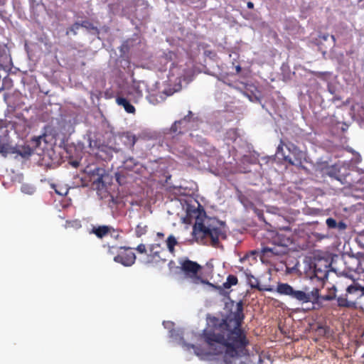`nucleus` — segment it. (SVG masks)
I'll use <instances>...</instances> for the list:
<instances>
[{
  "mask_svg": "<svg viewBox=\"0 0 364 364\" xmlns=\"http://www.w3.org/2000/svg\"><path fill=\"white\" fill-rule=\"evenodd\" d=\"M13 152L20 155L23 158H28L33 153V149L28 145L17 146L15 147Z\"/></svg>",
  "mask_w": 364,
  "mask_h": 364,
  "instance_id": "dca6fc26",
  "label": "nucleus"
},
{
  "mask_svg": "<svg viewBox=\"0 0 364 364\" xmlns=\"http://www.w3.org/2000/svg\"><path fill=\"white\" fill-rule=\"evenodd\" d=\"M8 151V148L6 144L0 143V153L6 154Z\"/></svg>",
  "mask_w": 364,
  "mask_h": 364,
  "instance_id": "72a5a7b5",
  "label": "nucleus"
},
{
  "mask_svg": "<svg viewBox=\"0 0 364 364\" xmlns=\"http://www.w3.org/2000/svg\"><path fill=\"white\" fill-rule=\"evenodd\" d=\"M173 153L174 154H176V155H178V156H182L183 154H186V149H183L182 150H178L176 146L173 147Z\"/></svg>",
  "mask_w": 364,
  "mask_h": 364,
  "instance_id": "7c9ffc66",
  "label": "nucleus"
},
{
  "mask_svg": "<svg viewBox=\"0 0 364 364\" xmlns=\"http://www.w3.org/2000/svg\"><path fill=\"white\" fill-rule=\"evenodd\" d=\"M284 143L281 141V143L279 144L277 149L276 155L277 157L280 159H282L283 161L287 162L290 165L296 166H299L301 165V155L302 153L301 151H299L296 156L294 160H292V159L289 156L285 155L284 152Z\"/></svg>",
  "mask_w": 364,
  "mask_h": 364,
  "instance_id": "9b49d317",
  "label": "nucleus"
},
{
  "mask_svg": "<svg viewBox=\"0 0 364 364\" xmlns=\"http://www.w3.org/2000/svg\"><path fill=\"white\" fill-rule=\"evenodd\" d=\"M129 94H135L136 97H141L143 95L142 90L140 89V87L137 84H134L129 87Z\"/></svg>",
  "mask_w": 364,
  "mask_h": 364,
  "instance_id": "5701e85b",
  "label": "nucleus"
},
{
  "mask_svg": "<svg viewBox=\"0 0 364 364\" xmlns=\"http://www.w3.org/2000/svg\"><path fill=\"white\" fill-rule=\"evenodd\" d=\"M80 27L85 28L88 31H95L97 33H99V29L97 26H94V24L89 21H82L80 23Z\"/></svg>",
  "mask_w": 364,
  "mask_h": 364,
  "instance_id": "412c9836",
  "label": "nucleus"
},
{
  "mask_svg": "<svg viewBox=\"0 0 364 364\" xmlns=\"http://www.w3.org/2000/svg\"><path fill=\"white\" fill-rule=\"evenodd\" d=\"M102 182H103L102 181V176L101 175V176H98L97 178L94 180L93 183H102Z\"/></svg>",
  "mask_w": 364,
  "mask_h": 364,
  "instance_id": "f704fd0d",
  "label": "nucleus"
},
{
  "mask_svg": "<svg viewBox=\"0 0 364 364\" xmlns=\"http://www.w3.org/2000/svg\"><path fill=\"white\" fill-rule=\"evenodd\" d=\"M148 231V226L144 223H139L135 228V235L137 237H141V236L146 234Z\"/></svg>",
  "mask_w": 364,
  "mask_h": 364,
  "instance_id": "6ab92c4d",
  "label": "nucleus"
},
{
  "mask_svg": "<svg viewBox=\"0 0 364 364\" xmlns=\"http://www.w3.org/2000/svg\"><path fill=\"white\" fill-rule=\"evenodd\" d=\"M194 120L193 114L188 111L187 115L178 121H176L171 127L170 131L172 133L181 134L189 129V124Z\"/></svg>",
  "mask_w": 364,
  "mask_h": 364,
  "instance_id": "9d476101",
  "label": "nucleus"
},
{
  "mask_svg": "<svg viewBox=\"0 0 364 364\" xmlns=\"http://www.w3.org/2000/svg\"><path fill=\"white\" fill-rule=\"evenodd\" d=\"M320 273H321V275H318V271L316 269H315V274H316V276L318 278H319V279H323V278H326V277H327V273H326V272H321H321H320Z\"/></svg>",
  "mask_w": 364,
  "mask_h": 364,
  "instance_id": "473e14b6",
  "label": "nucleus"
},
{
  "mask_svg": "<svg viewBox=\"0 0 364 364\" xmlns=\"http://www.w3.org/2000/svg\"><path fill=\"white\" fill-rule=\"evenodd\" d=\"M189 348H193L197 355H202L204 353L201 351L200 348L193 344L188 345Z\"/></svg>",
  "mask_w": 364,
  "mask_h": 364,
  "instance_id": "cd10ccee",
  "label": "nucleus"
},
{
  "mask_svg": "<svg viewBox=\"0 0 364 364\" xmlns=\"http://www.w3.org/2000/svg\"><path fill=\"white\" fill-rule=\"evenodd\" d=\"M117 103L119 105L122 106L125 111L130 114H134L135 112V107L124 97H118L116 99Z\"/></svg>",
  "mask_w": 364,
  "mask_h": 364,
  "instance_id": "f3484780",
  "label": "nucleus"
},
{
  "mask_svg": "<svg viewBox=\"0 0 364 364\" xmlns=\"http://www.w3.org/2000/svg\"><path fill=\"white\" fill-rule=\"evenodd\" d=\"M225 364H230V363H225Z\"/></svg>",
  "mask_w": 364,
  "mask_h": 364,
  "instance_id": "de8ad7c7",
  "label": "nucleus"
},
{
  "mask_svg": "<svg viewBox=\"0 0 364 364\" xmlns=\"http://www.w3.org/2000/svg\"><path fill=\"white\" fill-rule=\"evenodd\" d=\"M80 27V23L76 22L70 27V30L75 35L77 33L76 30H78Z\"/></svg>",
  "mask_w": 364,
  "mask_h": 364,
  "instance_id": "2f4dec72",
  "label": "nucleus"
},
{
  "mask_svg": "<svg viewBox=\"0 0 364 364\" xmlns=\"http://www.w3.org/2000/svg\"><path fill=\"white\" fill-rule=\"evenodd\" d=\"M326 224L329 229H336L339 232H343L347 228V225L343 221L337 222L333 218H328L326 220Z\"/></svg>",
  "mask_w": 364,
  "mask_h": 364,
  "instance_id": "ddd939ff",
  "label": "nucleus"
},
{
  "mask_svg": "<svg viewBox=\"0 0 364 364\" xmlns=\"http://www.w3.org/2000/svg\"><path fill=\"white\" fill-rule=\"evenodd\" d=\"M203 153L208 157L213 158L214 159H220V156L219 154V151L213 145L209 143L205 142L203 147Z\"/></svg>",
  "mask_w": 364,
  "mask_h": 364,
  "instance_id": "4468645a",
  "label": "nucleus"
},
{
  "mask_svg": "<svg viewBox=\"0 0 364 364\" xmlns=\"http://www.w3.org/2000/svg\"><path fill=\"white\" fill-rule=\"evenodd\" d=\"M247 282L251 288L257 289L259 291L264 290V289L260 287L258 279L255 277L253 275L247 274Z\"/></svg>",
  "mask_w": 364,
  "mask_h": 364,
  "instance_id": "a211bd4d",
  "label": "nucleus"
},
{
  "mask_svg": "<svg viewBox=\"0 0 364 364\" xmlns=\"http://www.w3.org/2000/svg\"><path fill=\"white\" fill-rule=\"evenodd\" d=\"M122 251L114 257L116 262L121 263L124 266H132L136 260V255L130 247H121Z\"/></svg>",
  "mask_w": 364,
  "mask_h": 364,
  "instance_id": "1a4fd4ad",
  "label": "nucleus"
},
{
  "mask_svg": "<svg viewBox=\"0 0 364 364\" xmlns=\"http://www.w3.org/2000/svg\"><path fill=\"white\" fill-rule=\"evenodd\" d=\"M276 290L278 294L287 296L302 304L309 303V297L306 287L303 290H296L287 283H278Z\"/></svg>",
  "mask_w": 364,
  "mask_h": 364,
  "instance_id": "39448f33",
  "label": "nucleus"
},
{
  "mask_svg": "<svg viewBox=\"0 0 364 364\" xmlns=\"http://www.w3.org/2000/svg\"><path fill=\"white\" fill-rule=\"evenodd\" d=\"M346 293L337 298V304L340 308L355 309L356 300L363 296L362 287L355 282L346 287Z\"/></svg>",
  "mask_w": 364,
  "mask_h": 364,
  "instance_id": "7ed1b4c3",
  "label": "nucleus"
},
{
  "mask_svg": "<svg viewBox=\"0 0 364 364\" xmlns=\"http://www.w3.org/2000/svg\"><path fill=\"white\" fill-rule=\"evenodd\" d=\"M75 223H77V225H80V224H79L80 223H79V222H77V221H75Z\"/></svg>",
  "mask_w": 364,
  "mask_h": 364,
  "instance_id": "49530a36",
  "label": "nucleus"
},
{
  "mask_svg": "<svg viewBox=\"0 0 364 364\" xmlns=\"http://www.w3.org/2000/svg\"><path fill=\"white\" fill-rule=\"evenodd\" d=\"M336 287H333V291L330 292L328 294L325 295L323 297V299L325 301H332L335 299H337L338 297H336Z\"/></svg>",
  "mask_w": 364,
  "mask_h": 364,
  "instance_id": "393cba45",
  "label": "nucleus"
},
{
  "mask_svg": "<svg viewBox=\"0 0 364 364\" xmlns=\"http://www.w3.org/2000/svg\"><path fill=\"white\" fill-rule=\"evenodd\" d=\"M339 170L333 166L328 170L327 174L331 177L339 180Z\"/></svg>",
  "mask_w": 364,
  "mask_h": 364,
  "instance_id": "b1692460",
  "label": "nucleus"
},
{
  "mask_svg": "<svg viewBox=\"0 0 364 364\" xmlns=\"http://www.w3.org/2000/svg\"><path fill=\"white\" fill-rule=\"evenodd\" d=\"M136 250L140 254H144L146 252V247L144 244L141 243L136 247Z\"/></svg>",
  "mask_w": 364,
  "mask_h": 364,
  "instance_id": "c85d7f7f",
  "label": "nucleus"
},
{
  "mask_svg": "<svg viewBox=\"0 0 364 364\" xmlns=\"http://www.w3.org/2000/svg\"><path fill=\"white\" fill-rule=\"evenodd\" d=\"M157 235H158L159 237H164V234H163V233H161V232H158V233H157Z\"/></svg>",
  "mask_w": 364,
  "mask_h": 364,
  "instance_id": "a19ab883",
  "label": "nucleus"
},
{
  "mask_svg": "<svg viewBox=\"0 0 364 364\" xmlns=\"http://www.w3.org/2000/svg\"><path fill=\"white\" fill-rule=\"evenodd\" d=\"M170 55H174L173 52H169Z\"/></svg>",
  "mask_w": 364,
  "mask_h": 364,
  "instance_id": "a18cd8bd",
  "label": "nucleus"
},
{
  "mask_svg": "<svg viewBox=\"0 0 364 364\" xmlns=\"http://www.w3.org/2000/svg\"><path fill=\"white\" fill-rule=\"evenodd\" d=\"M240 70H241V68H240V66H237V72L240 71Z\"/></svg>",
  "mask_w": 364,
  "mask_h": 364,
  "instance_id": "79ce46f5",
  "label": "nucleus"
},
{
  "mask_svg": "<svg viewBox=\"0 0 364 364\" xmlns=\"http://www.w3.org/2000/svg\"><path fill=\"white\" fill-rule=\"evenodd\" d=\"M178 242L173 235H169L166 240V245L168 251L173 253L175 251L174 247L177 245Z\"/></svg>",
  "mask_w": 364,
  "mask_h": 364,
  "instance_id": "aec40b11",
  "label": "nucleus"
},
{
  "mask_svg": "<svg viewBox=\"0 0 364 364\" xmlns=\"http://www.w3.org/2000/svg\"><path fill=\"white\" fill-rule=\"evenodd\" d=\"M245 259H246V257H242V258L241 259V261H243V260H245Z\"/></svg>",
  "mask_w": 364,
  "mask_h": 364,
  "instance_id": "37998d69",
  "label": "nucleus"
},
{
  "mask_svg": "<svg viewBox=\"0 0 364 364\" xmlns=\"http://www.w3.org/2000/svg\"><path fill=\"white\" fill-rule=\"evenodd\" d=\"M112 230H113V228L109 225L94 226L92 228L90 233L95 234L98 238L102 239L110 233Z\"/></svg>",
  "mask_w": 364,
  "mask_h": 364,
  "instance_id": "f8f14e48",
  "label": "nucleus"
},
{
  "mask_svg": "<svg viewBox=\"0 0 364 364\" xmlns=\"http://www.w3.org/2000/svg\"><path fill=\"white\" fill-rule=\"evenodd\" d=\"M247 7H248L249 9H252V8L254 7V4H253L252 2H250H250H248V3H247Z\"/></svg>",
  "mask_w": 364,
  "mask_h": 364,
  "instance_id": "c9c22d12",
  "label": "nucleus"
},
{
  "mask_svg": "<svg viewBox=\"0 0 364 364\" xmlns=\"http://www.w3.org/2000/svg\"><path fill=\"white\" fill-rule=\"evenodd\" d=\"M307 294H309V302L318 301L319 298V290L317 288H314L312 291H309L307 287Z\"/></svg>",
  "mask_w": 364,
  "mask_h": 364,
  "instance_id": "4be33fe9",
  "label": "nucleus"
},
{
  "mask_svg": "<svg viewBox=\"0 0 364 364\" xmlns=\"http://www.w3.org/2000/svg\"><path fill=\"white\" fill-rule=\"evenodd\" d=\"M169 74L171 76L176 77L179 82H185L186 83L193 80L194 70L192 67L188 65H173L170 68Z\"/></svg>",
  "mask_w": 364,
  "mask_h": 364,
  "instance_id": "423d86ee",
  "label": "nucleus"
},
{
  "mask_svg": "<svg viewBox=\"0 0 364 364\" xmlns=\"http://www.w3.org/2000/svg\"><path fill=\"white\" fill-rule=\"evenodd\" d=\"M55 192H56V193H58V195L63 196V195H65V194L67 193V192H68V191H66L65 193H62V192H60V191H58L55 190Z\"/></svg>",
  "mask_w": 364,
  "mask_h": 364,
  "instance_id": "4c0bfd02",
  "label": "nucleus"
},
{
  "mask_svg": "<svg viewBox=\"0 0 364 364\" xmlns=\"http://www.w3.org/2000/svg\"><path fill=\"white\" fill-rule=\"evenodd\" d=\"M230 284V286H233V285H236L237 284V282H238V279H237V277L233 274H230L228 275V277H227V280H226Z\"/></svg>",
  "mask_w": 364,
  "mask_h": 364,
  "instance_id": "a878e982",
  "label": "nucleus"
},
{
  "mask_svg": "<svg viewBox=\"0 0 364 364\" xmlns=\"http://www.w3.org/2000/svg\"><path fill=\"white\" fill-rule=\"evenodd\" d=\"M362 292L363 293V295H364V287H362Z\"/></svg>",
  "mask_w": 364,
  "mask_h": 364,
  "instance_id": "c03bdc74",
  "label": "nucleus"
},
{
  "mask_svg": "<svg viewBox=\"0 0 364 364\" xmlns=\"http://www.w3.org/2000/svg\"><path fill=\"white\" fill-rule=\"evenodd\" d=\"M274 247H264L261 253L264 257L284 255L287 252V247L292 243L289 236L284 233L277 232L272 238Z\"/></svg>",
  "mask_w": 364,
  "mask_h": 364,
  "instance_id": "20e7f679",
  "label": "nucleus"
},
{
  "mask_svg": "<svg viewBox=\"0 0 364 364\" xmlns=\"http://www.w3.org/2000/svg\"><path fill=\"white\" fill-rule=\"evenodd\" d=\"M193 234L198 242L205 243L210 240V245L214 247L220 246V240L226 239L225 225L215 218H205L201 222H196L193 227Z\"/></svg>",
  "mask_w": 364,
  "mask_h": 364,
  "instance_id": "f03ea898",
  "label": "nucleus"
},
{
  "mask_svg": "<svg viewBox=\"0 0 364 364\" xmlns=\"http://www.w3.org/2000/svg\"><path fill=\"white\" fill-rule=\"evenodd\" d=\"M164 250L159 243L151 244L149 247V253L147 255L144 263L148 265H156L160 262H166V259L162 258L161 255Z\"/></svg>",
  "mask_w": 364,
  "mask_h": 364,
  "instance_id": "0eeeda50",
  "label": "nucleus"
},
{
  "mask_svg": "<svg viewBox=\"0 0 364 364\" xmlns=\"http://www.w3.org/2000/svg\"><path fill=\"white\" fill-rule=\"evenodd\" d=\"M72 165L74 166V167H77L78 165H79V162L78 161H73L72 162Z\"/></svg>",
  "mask_w": 364,
  "mask_h": 364,
  "instance_id": "e433bc0d",
  "label": "nucleus"
},
{
  "mask_svg": "<svg viewBox=\"0 0 364 364\" xmlns=\"http://www.w3.org/2000/svg\"><path fill=\"white\" fill-rule=\"evenodd\" d=\"M243 306L242 301H240L230 316L210 318L212 328L204 330L202 337L213 355L224 353L232 358L249 355L250 342L242 326L245 318Z\"/></svg>",
  "mask_w": 364,
  "mask_h": 364,
  "instance_id": "f257e3e1",
  "label": "nucleus"
},
{
  "mask_svg": "<svg viewBox=\"0 0 364 364\" xmlns=\"http://www.w3.org/2000/svg\"><path fill=\"white\" fill-rule=\"evenodd\" d=\"M41 138H42L41 136L32 138L31 142L36 148L38 147V146H40L41 141Z\"/></svg>",
  "mask_w": 364,
  "mask_h": 364,
  "instance_id": "c756f323",
  "label": "nucleus"
},
{
  "mask_svg": "<svg viewBox=\"0 0 364 364\" xmlns=\"http://www.w3.org/2000/svg\"><path fill=\"white\" fill-rule=\"evenodd\" d=\"M331 39H332V40H333V45H335V44H336V40L335 36H334L333 35H331Z\"/></svg>",
  "mask_w": 364,
  "mask_h": 364,
  "instance_id": "58836bf2",
  "label": "nucleus"
},
{
  "mask_svg": "<svg viewBox=\"0 0 364 364\" xmlns=\"http://www.w3.org/2000/svg\"><path fill=\"white\" fill-rule=\"evenodd\" d=\"M181 268L184 274L193 280H199L200 277L198 275L202 267L196 262L191 261L188 259H184L181 262Z\"/></svg>",
  "mask_w": 364,
  "mask_h": 364,
  "instance_id": "6e6552de",
  "label": "nucleus"
},
{
  "mask_svg": "<svg viewBox=\"0 0 364 364\" xmlns=\"http://www.w3.org/2000/svg\"><path fill=\"white\" fill-rule=\"evenodd\" d=\"M121 139L123 144L129 149L134 148L137 140L136 136L131 132L123 133L121 136Z\"/></svg>",
  "mask_w": 364,
  "mask_h": 364,
  "instance_id": "2eb2a0df",
  "label": "nucleus"
},
{
  "mask_svg": "<svg viewBox=\"0 0 364 364\" xmlns=\"http://www.w3.org/2000/svg\"><path fill=\"white\" fill-rule=\"evenodd\" d=\"M321 38H322L323 40L326 41V40H327V38H328V35H326V36H323Z\"/></svg>",
  "mask_w": 364,
  "mask_h": 364,
  "instance_id": "ea45409f",
  "label": "nucleus"
},
{
  "mask_svg": "<svg viewBox=\"0 0 364 364\" xmlns=\"http://www.w3.org/2000/svg\"><path fill=\"white\" fill-rule=\"evenodd\" d=\"M230 287H231L230 284L226 281L225 282H224L222 286H218L215 288L221 294H224V293H223L224 289H229Z\"/></svg>",
  "mask_w": 364,
  "mask_h": 364,
  "instance_id": "bb28decb",
  "label": "nucleus"
}]
</instances>
